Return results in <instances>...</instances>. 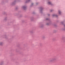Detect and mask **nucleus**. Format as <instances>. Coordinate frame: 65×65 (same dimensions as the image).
Masks as SVG:
<instances>
[{"label": "nucleus", "instance_id": "obj_1", "mask_svg": "<svg viewBox=\"0 0 65 65\" xmlns=\"http://www.w3.org/2000/svg\"><path fill=\"white\" fill-rule=\"evenodd\" d=\"M55 58H53L50 60V61L51 62H53V61H55Z\"/></svg>", "mask_w": 65, "mask_h": 65}, {"label": "nucleus", "instance_id": "obj_2", "mask_svg": "<svg viewBox=\"0 0 65 65\" xmlns=\"http://www.w3.org/2000/svg\"><path fill=\"white\" fill-rule=\"evenodd\" d=\"M48 4H51V2H49L48 3Z\"/></svg>", "mask_w": 65, "mask_h": 65}, {"label": "nucleus", "instance_id": "obj_3", "mask_svg": "<svg viewBox=\"0 0 65 65\" xmlns=\"http://www.w3.org/2000/svg\"><path fill=\"white\" fill-rule=\"evenodd\" d=\"M2 44V43H0V45H1Z\"/></svg>", "mask_w": 65, "mask_h": 65}, {"label": "nucleus", "instance_id": "obj_4", "mask_svg": "<svg viewBox=\"0 0 65 65\" xmlns=\"http://www.w3.org/2000/svg\"><path fill=\"white\" fill-rule=\"evenodd\" d=\"M23 8L24 9H25V8H26V7H23Z\"/></svg>", "mask_w": 65, "mask_h": 65}, {"label": "nucleus", "instance_id": "obj_5", "mask_svg": "<svg viewBox=\"0 0 65 65\" xmlns=\"http://www.w3.org/2000/svg\"><path fill=\"white\" fill-rule=\"evenodd\" d=\"M59 14H60V13H61V12H60V11H59Z\"/></svg>", "mask_w": 65, "mask_h": 65}, {"label": "nucleus", "instance_id": "obj_6", "mask_svg": "<svg viewBox=\"0 0 65 65\" xmlns=\"http://www.w3.org/2000/svg\"><path fill=\"white\" fill-rule=\"evenodd\" d=\"M53 16H54V15H53Z\"/></svg>", "mask_w": 65, "mask_h": 65}]
</instances>
